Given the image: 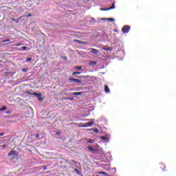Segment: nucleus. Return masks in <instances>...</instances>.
Segmentation results:
<instances>
[{"instance_id": "7ed1b4c3", "label": "nucleus", "mask_w": 176, "mask_h": 176, "mask_svg": "<svg viewBox=\"0 0 176 176\" xmlns=\"http://www.w3.org/2000/svg\"><path fill=\"white\" fill-rule=\"evenodd\" d=\"M112 9H115V3H113L112 6L109 8H100L102 12H107L108 10H112Z\"/></svg>"}, {"instance_id": "7c9ffc66", "label": "nucleus", "mask_w": 176, "mask_h": 176, "mask_svg": "<svg viewBox=\"0 0 176 176\" xmlns=\"http://www.w3.org/2000/svg\"><path fill=\"white\" fill-rule=\"evenodd\" d=\"M60 134H61V132H60V131H58V132H56V135H60Z\"/></svg>"}, {"instance_id": "ddd939ff", "label": "nucleus", "mask_w": 176, "mask_h": 176, "mask_svg": "<svg viewBox=\"0 0 176 176\" xmlns=\"http://www.w3.org/2000/svg\"><path fill=\"white\" fill-rule=\"evenodd\" d=\"M87 148L90 152H94V151H96V149L91 146H87Z\"/></svg>"}, {"instance_id": "f257e3e1", "label": "nucleus", "mask_w": 176, "mask_h": 176, "mask_svg": "<svg viewBox=\"0 0 176 176\" xmlns=\"http://www.w3.org/2000/svg\"><path fill=\"white\" fill-rule=\"evenodd\" d=\"M19 155V153L16 151H11L8 154V157H9L10 160H14L16 159Z\"/></svg>"}, {"instance_id": "6ab92c4d", "label": "nucleus", "mask_w": 176, "mask_h": 176, "mask_svg": "<svg viewBox=\"0 0 176 176\" xmlns=\"http://www.w3.org/2000/svg\"><path fill=\"white\" fill-rule=\"evenodd\" d=\"M80 72H73L72 73V75H80Z\"/></svg>"}, {"instance_id": "b1692460", "label": "nucleus", "mask_w": 176, "mask_h": 176, "mask_svg": "<svg viewBox=\"0 0 176 176\" xmlns=\"http://www.w3.org/2000/svg\"><path fill=\"white\" fill-rule=\"evenodd\" d=\"M28 69L27 68L22 69V72H28Z\"/></svg>"}, {"instance_id": "20e7f679", "label": "nucleus", "mask_w": 176, "mask_h": 176, "mask_svg": "<svg viewBox=\"0 0 176 176\" xmlns=\"http://www.w3.org/2000/svg\"><path fill=\"white\" fill-rule=\"evenodd\" d=\"M69 82H74V83H80V84L82 83V81L77 78H69Z\"/></svg>"}, {"instance_id": "a211bd4d", "label": "nucleus", "mask_w": 176, "mask_h": 176, "mask_svg": "<svg viewBox=\"0 0 176 176\" xmlns=\"http://www.w3.org/2000/svg\"><path fill=\"white\" fill-rule=\"evenodd\" d=\"M6 109H8V107H6V106H4L2 108H0V112L2 111H6Z\"/></svg>"}, {"instance_id": "473e14b6", "label": "nucleus", "mask_w": 176, "mask_h": 176, "mask_svg": "<svg viewBox=\"0 0 176 176\" xmlns=\"http://www.w3.org/2000/svg\"><path fill=\"white\" fill-rule=\"evenodd\" d=\"M60 96H64V92H63V91H62L60 92Z\"/></svg>"}, {"instance_id": "f3484780", "label": "nucleus", "mask_w": 176, "mask_h": 176, "mask_svg": "<svg viewBox=\"0 0 176 176\" xmlns=\"http://www.w3.org/2000/svg\"><path fill=\"white\" fill-rule=\"evenodd\" d=\"M74 69H78V71H80V69H82V66H75Z\"/></svg>"}, {"instance_id": "dca6fc26", "label": "nucleus", "mask_w": 176, "mask_h": 176, "mask_svg": "<svg viewBox=\"0 0 176 176\" xmlns=\"http://www.w3.org/2000/svg\"><path fill=\"white\" fill-rule=\"evenodd\" d=\"M97 64V61L96 60H92L89 63L90 65H96Z\"/></svg>"}, {"instance_id": "39448f33", "label": "nucleus", "mask_w": 176, "mask_h": 176, "mask_svg": "<svg viewBox=\"0 0 176 176\" xmlns=\"http://www.w3.org/2000/svg\"><path fill=\"white\" fill-rule=\"evenodd\" d=\"M32 96H35L36 97H38V101H41L42 100V94H38V93H33V94H31Z\"/></svg>"}, {"instance_id": "0eeeda50", "label": "nucleus", "mask_w": 176, "mask_h": 176, "mask_svg": "<svg viewBox=\"0 0 176 176\" xmlns=\"http://www.w3.org/2000/svg\"><path fill=\"white\" fill-rule=\"evenodd\" d=\"M93 122H86L83 124L82 127H90L91 126H93Z\"/></svg>"}, {"instance_id": "412c9836", "label": "nucleus", "mask_w": 176, "mask_h": 176, "mask_svg": "<svg viewBox=\"0 0 176 176\" xmlns=\"http://www.w3.org/2000/svg\"><path fill=\"white\" fill-rule=\"evenodd\" d=\"M6 146H7L6 144L0 145V148H2L3 149H6Z\"/></svg>"}, {"instance_id": "4468645a", "label": "nucleus", "mask_w": 176, "mask_h": 176, "mask_svg": "<svg viewBox=\"0 0 176 176\" xmlns=\"http://www.w3.org/2000/svg\"><path fill=\"white\" fill-rule=\"evenodd\" d=\"M73 96H80L82 94V92H73L72 93Z\"/></svg>"}, {"instance_id": "a878e982", "label": "nucleus", "mask_w": 176, "mask_h": 176, "mask_svg": "<svg viewBox=\"0 0 176 176\" xmlns=\"http://www.w3.org/2000/svg\"><path fill=\"white\" fill-rule=\"evenodd\" d=\"M6 42H10V39L4 40V41H3V43H6Z\"/></svg>"}, {"instance_id": "e433bc0d", "label": "nucleus", "mask_w": 176, "mask_h": 176, "mask_svg": "<svg viewBox=\"0 0 176 176\" xmlns=\"http://www.w3.org/2000/svg\"><path fill=\"white\" fill-rule=\"evenodd\" d=\"M36 138H39V134L36 135Z\"/></svg>"}, {"instance_id": "cd10ccee", "label": "nucleus", "mask_w": 176, "mask_h": 176, "mask_svg": "<svg viewBox=\"0 0 176 176\" xmlns=\"http://www.w3.org/2000/svg\"><path fill=\"white\" fill-rule=\"evenodd\" d=\"M67 100H69L70 101H72V100H74V98L68 97V98H67Z\"/></svg>"}, {"instance_id": "f8f14e48", "label": "nucleus", "mask_w": 176, "mask_h": 176, "mask_svg": "<svg viewBox=\"0 0 176 176\" xmlns=\"http://www.w3.org/2000/svg\"><path fill=\"white\" fill-rule=\"evenodd\" d=\"M87 144H94V142H96V141H94V140H91V139H89L87 140Z\"/></svg>"}, {"instance_id": "4c0bfd02", "label": "nucleus", "mask_w": 176, "mask_h": 176, "mask_svg": "<svg viewBox=\"0 0 176 176\" xmlns=\"http://www.w3.org/2000/svg\"><path fill=\"white\" fill-rule=\"evenodd\" d=\"M6 113H7V114H9V113H10V112H9V111H7V112H6Z\"/></svg>"}, {"instance_id": "c9c22d12", "label": "nucleus", "mask_w": 176, "mask_h": 176, "mask_svg": "<svg viewBox=\"0 0 176 176\" xmlns=\"http://www.w3.org/2000/svg\"><path fill=\"white\" fill-rule=\"evenodd\" d=\"M104 50H111V48H104Z\"/></svg>"}, {"instance_id": "bb28decb", "label": "nucleus", "mask_w": 176, "mask_h": 176, "mask_svg": "<svg viewBox=\"0 0 176 176\" xmlns=\"http://www.w3.org/2000/svg\"><path fill=\"white\" fill-rule=\"evenodd\" d=\"M21 49H22L23 50H27L28 47H25V46H23V47H21Z\"/></svg>"}, {"instance_id": "1a4fd4ad", "label": "nucleus", "mask_w": 176, "mask_h": 176, "mask_svg": "<svg viewBox=\"0 0 176 176\" xmlns=\"http://www.w3.org/2000/svg\"><path fill=\"white\" fill-rule=\"evenodd\" d=\"M101 20H107V21H111L113 22L115 21V19L113 18H102Z\"/></svg>"}, {"instance_id": "c756f323", "label": "nucleus", "mask_w": 176, "mask_h": 176, "mask_svg": "<svg viewBox=\"0 0 176 176\" xmlns=\"http://www.w3.org/2000/svg\"><path fill=\"white\" fill-rule=\"evenodd\" d=\"M72 163H74V164H78V162H76L75 160H72Z\"/></svg>"}, {"instance_id": "9d476101", "label": "nucleus", "mask_w": 176, "mask_h": 176, "mask_svg": "<svg viewBox=\"0 0 176 176\" xmlns=\"http://www.w3.org/2000/svg\"><path fill=\"white\" fill-rule=\"evenodd\" d=\"M160 168L161 170H162V171H166V165L164 164H161L160 165Z\"/></svg>"}, {"instance_id": "2f4dec72", "label": "nucleus", "mask_w": 176, "mask_h": 176, "mask_svg": "<svg viewBox=\"0 0 176 176\" xmlns=\"http://www.w3.org/2000/svg\"><path fill=\"white\" fill-rule=\"evenodd\" d=\"M3 135H5V133L2 132V133H0V137H2Z\"/></svg>"}, {"instance_id": "5701e85b", "label": "nucleus", "mask_w": 176, "mask_h": 176, "mask_svg": "<svg viewBox=\"0 0 176 176\" xmlns=\"http://www.w3.org/2000/svg\"><path fill=\"white\" fill-rule=\"evenodd\" d=\"M12 21H15V23H19V19H14V18H12Z\"/></svg>"}, {"instance_id": "6e6552de", "label": "nucleus", "mask_w": 176, "mask_h": 176, "mask_svg": "<svg viewBox=\"0 0 176 176\" xmlns=\"http://www.w3.org/2000/svg\"><path fill=\"white\" fill-rule=\"evenodd\" d=\"M74 42H76L77 43H80V45H85L86 43L85 41L78 40V39H74Z\"/></svg>"}, {"instance_id": "4be33fe9", "label": "nucleus", "mask_w": 176, "mask_h": 176, "mask_svg": "<svg viewBox=\"0 0 176 176\" xmlns=\"http://www.w3.org/2000/svg\"><path fill=\"white\" fill-rule=\"evenodd\" d=\"M32 60V58H29L26 59V63H30V61Z\"/></svg>"}, {"instance_id": "aec40b11", "label": "nucleus", "mask_w": 176, "mask_h": 176, "mask_svg": "<svg viewBox=\"0 0 176 176\" xmlns=\"http://www.w3.org/2000/svg\"><path fill=\"white\" fill-rule=\"evenodd\" d=\"M100 139H101V140H108V138H107L106 136H101V137H100Z\"/></svg>"}, {"instance_id": "393cba45", "label": "nucleus", "mask_w": 176, "mask_h": 176, "mask_svg": "<svg viewBox=\"0 0 176 176\" xmlns=\"http://www.w3.org/2000/svg\"><path fill=\"white\" fill-rule=\"evenodd\" d=\"M99 174H102L103 175H108L106 172H100Z\"/></svg>"}, {"instance_id": "c85d7f7f", "label": "nucleus", "mask_w": 176, "mask_h": 176, "mask_svg": "<svg viewBox=\"0 0 176 176\" xmlns=\"http://www.w3.org/2000/svg\"><path fill=\"white\" fill-rule=\"evenodd\" d=\"M94 133H98L100 131L98 129L94 130Z\"/></svg>"}, {"instance_id": "9b49d317", "label": "nucleus", "mask_w": 176, "mask_h": 176, "mask_svg": "<svg viewBox=\"0 0 176 176\" xmlns=\"http://www.w3.org/2000/svg\"><path fill=\"white\" fill-rule=\"evenodd\" d=\"M104 91L105 93H109L111 91V89H109V87H108V85L104 86Z\"/></svg>"}, {"instance_id": "f03ea898", "label": "nucleus", "mask_w": 176, "mask_h": 176, "mask_svg": "<svg viewBox=\"0 0 176 176\" xmlns=\"http://www.w3.org/2000/svg\"><path fill=\"white\" fill-rule=\"evenodd\" d=\"M130 26L126 25L122 28L123 34H127L130 31Z\"/></svg>"}, {"instance_id": "72a5a7b5", "label": "nucleus", "mask_w": 176, "mask_h": 176, "mask_svg": "<svg viewBox=\"0 0 176 176\" xmlns=\"http://www.w3.org/2000/svg\"><path fill=\"white\" fill-rule=\"evenodd\" d=\"M15 46H21V43L16 44Z\"/></svg>"}, {"instance_id": "f704fd0d", "label": "nucleus", "mask_w": 176, "mask_h": 176, "mask_svg": "<svg viewBox=\"0 0 176 176\" xmlns=\"http://www.w3.org/2000/svg\"><path fill=\"white\" fill-rule=\"evenodd\" d=\"M32 16V14H28V17H31Z\"/></svg>"}, {"instance_id": "2eb2a0df", "label": "nucleus", "mask_w": 176, "mask_h": 176, "mask_svg": "<svg viewBox=\"0 0 176 176\" xmlns=\"http://www.w3.org/2000/svg\"><path fill=\"white\" fill-rule=\"evenodd\" d=\"M74 171L76 173V174H78V175H82V173H80V171L79 170H78V168H75Z\"/></svg>"}, {"instance_id": "423d86ee", "label": "nucleus", "mask_w": 176, "mask_h": 176, "mask_svg": "<svg viewBox=\"0 0 176 176\" xmlns=\"http://www.w3.org/2000/svg\"><path fill=\"white\" fill-rule=\"evenodd\" d=\"M90 50H91V53L93 54H98V53H100V50H98L97 49L90 48Z\"/></svg>"}]
</instances>
